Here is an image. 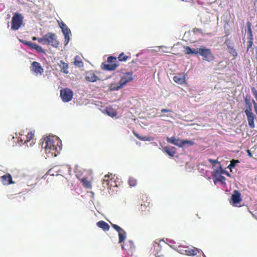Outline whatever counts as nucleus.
I'll return each mask as SVG.
<instances>
[{"label": "nucleus", "instance_id": "nucleus-1", "mask_svg": "<svg viewBox=\"0 0 257 257\" xmlns=\"http://www.w3.org/2000/svg\"><path fill=\"white\" fill-rule=\"evenodd\" d=\"M42 147L44 148L48 157H56L59 154L58 147L53 138L46 137L42 143Z\"/></svg>", "mask_w": 257, "mask_h": 257}, {"label": "nucleus", "instance_id": "nucleus-2", "mask_svg": "<svg viewBox=\"0 0 257 257\" xmlns=\"http://www.w3.org/2000/svg\"><path fill=\"white\" fill-rule=\"evenodd\" d=\"M38 41L43 45H49L55 48L58 47L59 44L56 35L51 32L47 33L42 38H38Z\"/></svg>", "mask_w": 257, "mask_h": 257}, {"label": "nucleus", "instance_id": "nucleus-3", "mask_svg": "<svg viewBox=\"0 0 257 257\" xmlns=\"http://www.w3.org/2000/svg\"><path fill=\"white\" fill-rule=\"evenodd\" d=\"M244 100L246 108L244 110V112L247 116L248 125L250 128H253L255 127L254 120L255 118V116L252 112L251 102L247 97L244 98Z\"/></svg>", "mask_w": 257, "mask_h": 257}, {"label": "nucleus", "instance_id": "nucleus-4", "mask_svg": "<svg viewBox=\"0 0 257 257\" xmlns=\"http://www.w3.org/2000/svg\"><path fill=\"white\" fill-rule=\"evenodd\" d=\"M167 141L168 143L175 145L179 147H182L185 144H188L190 146L193 145L194 141L191 140H181L176 138L175 137L167 138Z\"/></svg>", "mask_w": 257, "mask_h": 257}, {"label": "nucleus", "instance_id": "nucleus-5", "mask_svg": "<svg viewBox=\"0 0 257 257\" xmlns=\"http://www.w3.org/2000/svg\"><path fill=\"white\" fill-rule=\"evenodd\" d=\"M23 18L20 14L16 13L12 19L11 29L13 30H18L21 26L23 23Z\"/></svg>", "mask_w": 257, "mask_h": 257}, {"label": "nucleus", "instance_id": "nucleus-6", "mask_svg": "<svg viewBox=\"0 0 257 257\" xmlns=\"http://www.w3.org/2000/svg\"><path fill=\"white\" fill-rule=\"evenodd\" d=\"M200 55L203 57V60L208 62H210L214 59V56L211 52L210 49L201 48Z\"/></svg>", "mask_w": 257, "mask_h": 257}, {"label": "nucleus", "instance_id": "nucleus-7", "mask_svg": "<svg viewBox=\"0 0 257 257\" xmlns=\"http://www.w3.org/2000/svg\"><path fill=\"white\" fill-rule=\"evenodd\" d=\"M221 172L220 170L216 169L214 170L212 174L213 182L216 184L218 182L225 184L226 178L221 175Z\"/></svg>", "mask_w": 257, "mask_h": 257}, {"label": "nucleus", "instance_id": "nucleus-8", "mask_svg": "<svg viewBox=\"0 0 257 257\" xmlns=\"http://www.w3.org/2000/svg\"><path fill=\"white\" fill-rule=\"evenodd\" d=\"M201 250L195 247L191 248L188 246H184L178 250L179 252L180 253L189 256L195 255L198 252H199Z\"/></svg>", "mask_w": 257, "mask_h": 257}, {"label": "nucleus", "instance_id": "nucleus-9", "mask_svg": "<svg viewBox=\"0 0 257 257\" xmlns=\"http://www.w3.org/2000/svg\"><path fill=\"white\" fill-rule=\"evenodd\" d=\"M60 96L63 101L69 102L72 99L73 92L69 88L62 89L60 91Z\"/></svg>", "mask_w": 257, "mask_h": 257}, {"label": "nucleus", "instance_id": "nucleus-10", "mask_svg": "<svg viewBox=\"0 0 257 257\" xmlns=\"http://www.w3.org/2000/svg\"><path fill=\"white\" fill-rule=\"evenodd\" d=\"M242 200L241 193L237 190H234L231 195L230 203L234 206H240L238 204L240 203Z\"/></svg>", "mask_w": 257, "mask_h": 257}, {"label": "nucleus", "instance_id": "nucleus-11", "mask_svg": "<svg viewBox=\"0 0 257 257\" xmlns=\"http://www.w3.org/2000/svg\"><path fill=\"white\" fill-rule=\"evenodd\" d=\"M59 25L62 29V31L63 33V35H64L65 42V45H66L68 43L70 40V35L71 34V31L64 22H61V23H59Z\"/></svg>", "mask_w": 257, "mask_h": 257}, {"label": "nucleus", "instance_id": "nucleus-12", "mask_svg": "<svg viewBox=\"0 0 257 257\" xmlns=\"http://www.w3.org/2000/svg\"><path fill=\"white\" fill-rule=\"evenodd\" d=\"M30 69L37 75H41L44 72V69L41 64L37 61H34L32 63Z\"/></svg>", "mask_w": 257, "mask_h": 257}, {"label": "nucleus", "instance_id": "nucleus-13", "mask_svg": "<svg viewBox=\"0 0 257 257\" xmlns=\"http://www.w3.org/2000/svg\"><path fill=\"white\" fill-rule=\"evenodd\" d=\"M112 227L118 232V242L122 243L126 238V232L116 224L111 223Z\"/></svg>", "mask_w": 257, "mask_h": 257}, {"label": "nucleus", "instance_id": "nucleus-14", "mask_svg": "<svg viewBox=\"0 0 257 257\" xmlns=\"http://www.w3.org/2000/svg\"><path fill=\"white\" fill-rule=\"evenodd\" d=\"M133 80V73L132 72H126L123 74L119 83L120 84L122 87L125 85L127 83Z\"/></svg>", "mask_w": 257, "mask_h": 257}, {"label": "nucleus", "instance_id": "nucleus-15", "mask_svg": "<svg viewBox=\"0 0 257 257\" xmlns=\"http://www.w3.org/2000/svg\"><path fill=\"white\" fill-rule=\"evenodd\" d=\"M1 180L4 185H9L11 184H14L13 181L12 177L11 174L7 173L1 177Z\"/></svg>", "mask_w": 257, "mask_h": 257}, {"label": "nucleus", "instance_id": "nucleus-16", "mask_svg": "<svg viewBox=\"0 0 257 257\" xmlns=\"http://www.w3.org/2000/svg\"><path fill=\"white\" fill-rule=\"evenodd\" d=\"M85 79L88 81L94 82L98 79V78L93 71H89L86 73Z\"/></svg>", "mask_w": 257, "mask_h": 257}, {"label": "nucleus", "instance_id": "nucleus-17", "mask_svg": "<svg viewBox=\"0 0 257 257\" xmlns=\"http://www.w3.org/2000/svg\"><path fill=\"white\" fill-rule=\"evenodd\" d=\"M163 152L167 154L170 157H173L176 153V149L174 147H165L163 148Z\"/></svg>", "mask_w": 257, "mask_h": 257}, {"label": "nucleus", "instance_id": "nucleus-18", "mask_svg": "<svg viewBox=\"0 0 257 257\" xmlns=\"http://www.w3.org/2000/svg\"><path fill=\"white\" fill-rule=\"evenodd\" d=\"M173 80L178 84H183L185 83V77L181 73H179L173 77Z\"/></svg>", "mask_w": 257, "mask_h": 257}, {"label": "nucleus", "instance_id": "nucleus-19", "mask_svg": "<svg viewBox=\"0 0 257 257\" xmlns=\"http://www.w3.org/2000/svg\"><path fill=\"white\" fill-rule=\"evenodd\" d=\"M118 66V64L117 63L114 64H105L103 63L102 64V68L108 70V71H113Z\"/></svg>", "mask_w": 257, "mask_h": 257}, {"label": "nucleus", "instance_id": "nucleus-20", "mask_svg": "<svg viewBox=\"0 0 257 257\" xmlns=\"http://www.w3.org/2000/svg\"><path fill=\"white\" fill-rule=\"evenodd\" d=\"M97 226L103 229V231H106L109 229V225L106 222L101 220L96 223Z\"/></svg>", "mask_w": 257, "mask_h": 257}, {"label": "nucleus", "instance_id": "nucleus-21", "mask_svg": "<svg viewBox=\"0 0 257 257\" xmlns=\"http://www.w3.org/2000/svg\"><path fill=\"white\" fill-rule=\"evenodd\" d=\"M58 65L61 68V71L65 74H68L69 71L68 70L69 66L68 64L63 61L61 60L60 61V63L58 64Z\"/></svg>", "mask_w": 257, "mask_h": 257}, {"label": "nucleus", "instance_id": "nucleus-22", "mask_svg": "<svg viewBox=\"0 0 257 257\" xmlns=\"http://www.w3.org/2000/svg\"><path fill=\"white\" fill-rule=\"evenodd\" d=\"M81 182L83 187L85 188L90 189L91 188V183L86 178H82L81 180Z\"/></svg>", "mask_w": 257, "mask_h": 257}, {"label": "nucleus", "instance_id": "nucleus-23", "mask_svg": "<svg viewBox=\"0 0 257 257\" xmlns=\"http://www.w3.org/2000/svg\"><path fill=\"white\" fill-rule=\"evenodd\" d=\"M74 64L75 66L81 68L83 67V62L80 59L78 56H76L74 58Z\"/></svg>", "mask_w": 257, "mask_h": 257}, {"label": "nucleus", "instance_id": "nucleus-24", "mask_svg": "<svg viewBox=\"0 0 257 257\" xmlns=\"http://www.w3.org/2000/svg\"><path fill=\"white\" fill-rule=\"evenodd\" d=\"M122 87V86L120 84H115L111 83L109 85V89L110 91L118 90Z\"/></svg>", "mask_w": 257, "mask_h": 257}, {"label": "nucleus", "instance_id": "nucleus-25", "mask_svg": "<svg viewBox=\"0 0 257 257\" xmlns=\"http://www.w3.org/2000/svg\"><path fill=\"white\" fill-rule=\"evenodd\" d=\"M246 25L247 27L248 39H253V35L251 31V24L249 22H247Z\"/></svg>", "mask_w": 257, "mask_h": 257}, {"label": "nucleus", "instance_id": "nucleus-26", "mask_svg": "<svg viewBox=\"0 0 257 257\" xmlns=\"http://www.w3.org/2000/svg\"><path fill=\"white\" fill-rule=\"evenodd\" d=\"M18 142L23 143L24 144H26L27 146H28V141H26V136L22 134L21 133H19V136L18 137Z\"/></svg>", "mask_w": 257, "mask_h": 257}, {"label": "nucleus", "instance_id": "nucleus-27", "mask_svg": "<svg viewBox=\"0 0 257 257\" xmlns=\"http://www.w3.org/2000/svg\"><path fill=\"white\" fill-rule=\"evenodd\" d=\"M128 58H131V56L124 55L123 52L121 53L118 56L119 61L125 62Z\"/></svg>", "mask_w": 257, "mask_h": 257}, {"label": "nucleus", "instance_id": "nucleus-28", "mask_svg": "<svg viewBox=\"0 0 257 257\" xmlns=\"http://www.w3.org/2000/svg\"><path fill=\"white\" fill-rule=\"evenodd\" d=\"M106 111L107 114L111 117L115 116L117 114L116 110L112 109L111 107H107Z\"/></svg>", "mask_w": 257, "mask_h": 257}, {"label": "nucleus", "instance_id": "nucleus-29", "mask_svg": "<svg viewBox=\"0 0 257 257\" xmlns=\"http://www.w3.org/2000/svg\"><path fill=\"white\" fill-rule=\"evenodd\" d=\"M228 52L231 54V55L234 57H236L237 55V53L235 49L233 47L228 45Z\"/></svg>", "mask_w": 257, "mask_h": 257}, {"label": "nucleus", "instance_id": "nucleus-30", "mask_svg": "<svg viewBox=\"0 0 257 257\" xmlns=\"http://www.w3.org/2000/svg\"><path fill=\"white\" fill-rule=\"evenodd\" d=\"M26 136V141H28L29 143L31 140L33 139L34 136V133L32 131L29 132Z\"/></svg>", "mask_w": 257, "mask_h": 257}, {"label": "nucleus", "instance_id": "nucleus-31", "mask_svg": "<svg viewBox=\"0 0 257 257\" xmlns=\"http://www.w3.org/2000/svg\"><path fill=\"white\" fill-rule=\"evenodd\" d=\"M116 57L113 56H109L107 58V62L109 63V64H114L116 63Z\"/></svg>", "mask_w": 257, "mask_h": 257}, {"label": "nucleus", "instance_id": "nucleus-32", "mask_svg": "<svg viewBox=\"0 0 257 257\" xmlns=\"http://www.w3.org/2000/svg\"><path fill=\"white\" fill-rule=\"evenodd\" d=\"M237 163H239V161L238 160H232L231 161H230V164L228 165V168H229L230 169L234 168L235 165H236V164Z\"/></svg>", "mask_w": 257, "mask_h": 257}, {"label": "nucleus", "instance_id": "nucleus-33", "mask_svg": "<svg viewBox=\"0 0 257 257\" xmlns=\"http://www.w3.org/2000/svg\"><path fill=\"white\" fill-rule=\"evenodd\" d=\"M248 41L247 42V51L249 50L250 48H251L253 44V39H248Z\"/></svg>", "mask_w": 257, "mask_h": 257}, {"label": "nucleus", "instance_id": "nucleus-34", "mask_svg": "<svg viewBox=\"0 0 257 257\" xmlns=\"http://www.w3.org/2000/svg\"><path fill=\"white\" fill-rule=\"evenodd\" d=\"M184 52L186 54H192V49L189 46H185L184 47Z\"/></svg>", "mask_w": 257, "mask_h": 257}, {"label": "nucleus", "instance_id": "nucleus-35", "mask_svg": "<svg viewBox=\"0 0 257 257\" xmlns=\"http://www.w3.org/2000/svg\"><path fill=\"white\" fill-rule=\"evenodd\" d=\"M35 50H36L38 52H41V53H45V50L40 45H38L35 48Z\"/></svg>", "mask_w": 257, "mask_h": 257}, {"label": "nucleus", "instance_id": "nucleus-36", "mask_svg": "<svg viewBox=\"0 0 257 257\" xmlns=\"http://www.w3.org/2000/svg\"><path fill=\"white\" fill-rule=\"evenodd\" d=\"M27 45L31 48L35 49V48L37 46V44L32 42L27 43Z\"/></svg>", "mask_w": 257, "mask_h": 257}, {"label": "nucleus", "instance_id": "nucleus-37", "mask_svg": "<svg viewBox=\"0 0 257 257\" xmlns=\"http://www.w3.org/2000/svg\"><path fill=\"white\" fill-rule=\"evenodd\" d=\"M128 183L130 186L133 187L136 185V181L134 179H130L129 180Z\"/></svg>", "mask_w": 257, "mask_h": 257}, {"label": "nucleus", "instance_id": "nucleus-38", "mask_svg": "<svg viewBox=\"0 0 257 257\" xmlns=\"http://www.w3.org/2000/svg\"><path fill=\"white\" fill-rule=\"evenodd\" d=\"M201 48H197L194 49H192V54H199L200 55V53L201 51Z\"/></svg>", "mask_w": 257, "mask_h": 257}, {"label": "nucleus", "instance_id": "nucleus-39", "mask_svg": "<svg viewBox=\"0 0 257 257\" xmlns=\"http://www.w3.org/2000/svg\"><path fill=\"white\" fill-rule=\"evenodd\" d=\"M208 161L211 163L213 166L215 165V164L217 163L220 165V163L219 162L217 161V160H213V159H208Z\"/></svg>", "mask_w": 257, "mask_h": 257}, {"label": "nucleus", "instance_id": "nucleus-40", "mask_svg": "<svg viewBox=\"0 0 257 257\" xmlns=\"http://www.w3.org/2000/svg\"><path fill=\"white\" fill-rule=\"evenodd\" d=\"M219 169H220V171H221L222 174H224L227 175L228 177H230V174L227 171L224 170L222 168L221 165H220Z\"/></svg>", "mask_w": 257, "mask_h": 257}, {"label": "nucleus", "instance_id": "nucleus-41", "mask_svg": "<svg viewBox=\"0 0 257 257\" xmlns=\"http://www.w3.org/2000/svg\"><path fill=\"white\" fill-rule=\"evenodd\" d=\"M251 92L253 94V95L257 100V90L254 87H252Z\"/></svg>", "mask_w": 257, "mask_h": 257}, {"label": "nucleus", "instance_id": "nucleus-42", "mask_svg": "<svg viewBox=\"0 0 257 257\" xmlns=\"http://www.w3.org/2000/svg\"><path fill=\"white\" fill-rule=\"evenodd\" d=\"M161 113H166V112H171L172 113L173 110L172 109H162L161 110Z\"/></svg>", "mask_w": 257, "mask_h": 257}, {"label": "nucleus", "instance_id": "nucleus-43", "mask_svg": "<svg viewBox=\"0 0 257 257\" xmlns=\"http://www.w3.org/2000/svg\"><path fill=\"white\" fill-rule=\"evenodd\" d=\"M134 135H135V136H136L137 138H138L139 140H142V141H145V140H147V139H145V138H144V137H142L140 136L139 135V134H137V133H134Z\"/></svg>", "mask_w": 257, "mask_h": 257}, {"label": "nucleus", "instance_id": "nucleus-44", "mask_svg": "<svg viewBox=\"0 0 257 257\" xmlns=\"http://www.w3.org/2000/svg\"><path fill=\"white\" fill-rule=\"evenodd\" d=\"M109 178L108 175H105L104 176V179H103V184L106 183L107 185H108V178Z\"/></svg>", "mask_w": 257, "mask_h": 257}, {"label": "nucleus", "instance_id": "nucleus-45", "mask_svg": "<svg viewBox=\"0 0 257 257\" xmlns=\"http://www.w3.org/2000/svg\"><path fill=\"white\" fill-rule=\"evenodd\" d=\"M147 207H148V205H146L145 204L144 205L142 204L141 209L142 211H145V209L147 208Z\"/></svg>", "mask_w": 257, "mask_h": 257}, {"label": "nucleus", "instance_id": "nucleus-46", "mask_svg": "<svg viewBox=\"0 0 257 257\" xmlns=\"http://www.w3.org/2000/svg\"><path fill=\"white\" fill-rule=\"evenodd\" d=\"M159 116L161 117H165V116H166V117H172V116L171 115L169 114H160L159 115Z\"/></svg>", "mask_w": 257, "mask_h": 257}, {"label": "nucleus", "instance_id": "nucleus-47", "mask_svg": "<svg viewBox=\"0 0 257 257\" xmlns=\"http://www.w3.org/2000/svg\"><path fill=\"white\" fill-rule=\"evenodd\" d=\"M252 103L253 104L254 107L257 106V104H256V103L255 102V100L254 99L252 100Z\"/></svg>", "mask_w": 257, "mask_h": 257}, {"label": "nucleus", "instance_id": "nucleus-48", "mask_svg": "<svg viewBox=\"0 0 257 257\" xmlns=\"http://www.w3.org/2000/svg\"><path fill=\"white\" fill-rule=\"evenodd\" d=\"M21 42H22L23 44H25V45H27V43H28V42H30L31 41H26V40H23V41H21Z\"/></svg>", "mask_w": 257, "mask_h": 257}, {"label": "nucleus", "instance_id": "nucleus-49", "mask_svg": "<svg viewBox=\"0 0 257 257\" xmlns=\"http://www.w3.org/2000/svg\"><path fill=\"white\" fill-rule=\"evenodd\" d=\"M247 152L248 155L249 157H251V156H252L251 154V153L250 152V151H249V150H247Z\"/></svg>", "mask_w": 257, "mask_h": 257}, {"label": "nucleus", "instance_id": "nucleus-50", "mask_svg": "<svg viewBox=\"0 0 257 257\" xmlns=\"http://www.w3.org/2000/svg\"><path fill=\"white\" fill-rule=\"evenodd\" d=\"M193 31H194V32H195L196 31L200 32L201 30L200 29H197V28H195V29H194Z\"/></svg>", "mask_w": 257, "mask_h": 257}, {"label": "nucleus", "instance_id": "nucleus-51", "mask_svg": "<svg viewBox=\"0 0 257 257\" xmlns=\"http://www.w3.org/2000/svg\"><path fill=\"white\" fill-rule=\"evenodd\" d=\"M33 40H38V38L35 37H34L32 39Z\"/></svg>", "mask_w": 257, "mask_h": 257}, {"label": "nucleus", "instance_id": "nucleus-52", "mask_svg": "<svg viewBox=\"0 0 257 257\" xmlns=\"http://www.w3.org/2000/svg\"><path fill=\"white\" fill-rule=\"evenodd\" d=\"M33 143H34L33 140H32V143L30 144V146H31Z\"/></svg>", "mask_w": 257, "mask_h": 257}, {"label": "nucleus", "instance_id": "nucleus-53", "mask_svg": "<svg viewBox=\"0 0 257 257\" xmlns=\"http://www.w3.org/2000/svg\"><path fill=\"white\" fill-rule=\"evenodd\" d=\"M121 247H122V249H125V248H124V246H123V245H122V246H121Z\"/></svg>", "mask_w": 257, "mask_h": 257}]
</instances>
